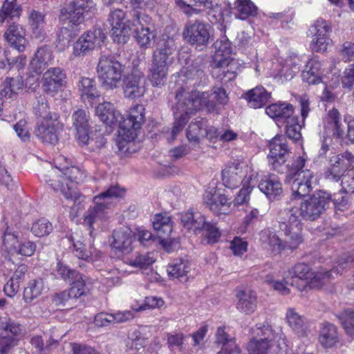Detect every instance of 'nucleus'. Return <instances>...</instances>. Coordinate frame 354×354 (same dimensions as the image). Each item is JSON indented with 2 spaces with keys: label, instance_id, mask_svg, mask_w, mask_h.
I'll return each mask as SVG.
<instances>
[{
  "label": "nucleus",
  "instance_id": "nucleus-3",
  "mask_svg": "<svg viewBox=\"0 0 354 354\" xmlns=\"http://www.w3.org/2000/svg\"><path fill=\"white\" fill-rule=\"evenodd\" d=\"M96 115L106 125L118 126L119 134L128 140L137 136L145 122V108L142 104H137L131 109L129 114L124 118L120 113L115 110L113 104L104 102L96 108Z\"/></svg>",
  "mask_w": 354,
  "mask_h": 354
},
{
  "label": "nucleus",
  "instance_id": "nucleus-24",
  "mask_svg": "<svg viewBox=\"0 0 354 354\" xmlns=\"http://www.w3.org/2000/svg\"><path fill=\"white\" fill-rule=\"evenodd\" d=\"M324 70L322 64L317 58L310 59L301 73L304 82L308 85H316L322 82Z\"/></svg>",
  "mask_w": 354,
  "mask_h": 354
},
{
  "label": "nucleus",
  "instance_id": "nucleus-18",
  "mask_svg": "<svg viewBox=\"0 0 354 354\" xmlns=\"http://www.w3.org/2000/svg\"><path fill=\"white\" fill-rule=\"evenodd\" d=\"M58 115H53L51 120L38 122L35 136L43 142L55 145L58 141Z\"/></svg>",
  "mask_w": 354,
  "mask_h": 354
},
{
  "label": "nucleus",
  "instance_id": "nucleus-28",
  "mask_svg": "<svg viewBox=\"0 0 354 354\" xmlns=\"http://www.w3.org/2000/svg\"><path fill=\"white\" fill-rule=\"evenodd\" d=\"M266 112L277 122H286L295 115L293 106L288 103H275L266 107Z\"/></svg>",
  "mask_w": 354,
  "mask_h": 354
},
{
  "label": "nucleus",
  "instance_id": "nucleus-38",
  "mask_svg": "<svg viewBox=\"0 0 354 354\" xmlns=\"http://www.w3.org/2000/svg\"><path fill=\"white\" fill-rule=\"evenodd\" d=\"M232 62H227V64H211L212 77L221 82L222 86L225 85L236 77V73L232 70Z\"/></svg>",
  "mask_w": 354,
  "mask_h": 354
},
{
  "label": "nucleus",
  "instance_id": "nucleus-13",
  "mask_svg": "<svg viewBox=\"0 0 354 354\" xmlns=\"http://www.w3.org/2000/svg\"><path fill=\"white\" fill-rule=\"evenodd\" d=\"M105 35L100 28H94L83 34L73 45V55L83 57L100 47L104 42Z\"/></svg>",
  "mask_w": 354,
  "mask_h": 354
},
{
  "label": "nucleus",
  "instance_id": "nucleus-21",
  "mask_svg": "<svg viewBox=\"0 0 354 354\" xmlns=\"http://www.w3.org/2000/svg\"><path fill=\"white\" fill-rule=\"evenodd\" d=\"M3 37L10 46L19 53L24 52L26 50L28 42L25 37V30L19 24H10Z\"/></svg>",
  "mask_w": 354,
  "mask_h": 354
},
{
  "label": "nucleus",
  "instance_id": "nucleus-4",
  "mask_svg": "<svg viewBox=\"0 0 354 354\" xmlns=\"http://www.w3.org/2000/svg\"><path fill=\"white\" fill-rule=\"evenodd\" d=\"M330 203L331 195L319 190L301 202L299 206L289 207L281 211L285 220H292L298 224L301 222V218L310 221L317 220L329 207Z\"/></svg>",
  "mask_w": 354,
  "mask_h": 354
},
{
  "label": "nucleus",
  "instance_id": "nucleus-41",
  "mask_svg": "<svg viewBox=\"0 0 354 354\" xmlns=\"http://www.w3.org/2000/svg\"><path fill=\"white\" fill-rule=\"evenodd\" d=\"M259 236L260 241L263 248L276 252L284 250L283 241L274 232L266 229L260 232Z\"/></svg>",
  "mask_w": 354,
  "mask_h": 354
},
{
  "label": "nucleus",
  "instance_id": "nucleus-32",
  "mask_svg": "<svg viewBox=\"0 0 354 354\" xmlns=\"http://www.w3.org/2000/svg\"><path fill=\"white\" fill-rule=\"evenodd\" d=\"M347 163L344 156L336 155L330 160V166L326 169L324 176L326 179L338 181L343 178Z\"/></svg>",
  "mask_w": 354,
  "mask_h": 354
},
{
  "label": "nucleus",
  "instance_id": "nucleus-61",
  "mask_svg": "<svg viewBox=\"0 0 354 354\" xmlns=\"http://www.w3.org/2000/svg\"><path fill=\"white\" fill-rule=\"evenodd\" d=\"M331 202H333L336 209L345 211L350 207L349 193L342 189L339 192L333 194V198L331 197Z\"/></svg>",
  "mask_w": 354,
  "mask_h": 354
},
{
  "label": "nucleus",
  "instance_id": "nucleus-35",
  "mask_svg": "<svg viewBox=\"0 0 354 354\" xmlns=\"http://www.w3.org/2000/svg\"><path fill=\"white\" fill-rule=\"evenodd\" d=\"M325 129L327 133H331L333 136L342 138L344 133V122L337 109L333 108L328 112Z\"/></svg>",
  "mask_w": 354,
  "mask_h": 354
},
{
  "label": "nucleus",
  "instance_id": "nucleus-44",
  "mask_svg": "<svg viewBox=\"0 0 354 354\" xmlns=\"http://www.w3.org/2000/svg\"><path fill=\"white\" fill-rule=\"evenodd\" d=\"M94 80L88 77H82L79 82L78 87L81 91V97L84 101H91L99 97V94L95 86Z\"/></svg>",
  "mask_w": 354,
  "mask_h": 354
},
{
  "label": "nucleus",
  "instance_id": "nucleus-33",
  "mask_svg": "<svg viewBox=\"0 0 354 354\" xmlns=\"http://www.w3.org/2000/svg\"><path fill=\"white\" fill-rule=\"evenodd\" d=\"M271 97L270 93H268L263 86H258L245 94L249 106L253 109L263 107Z\"/></svg>",
  "mask_w": 354,
  "mask_h": 354
},
{
  "label": "nucleus",
  "instance_id": "nucleus-10",
  "mask_svg": "<svg viewBox=\"0 0 354 354\" xmlns=\"http://www.w3.org/2000/svg\"><path fill=\"white\" fill-rule=\"evenodd\" d=\"M211 26L200 19L188 21L183 30V37L184 39L197 47L206 46L211 36Z\"/></svg>",
  "mask_w": 354,
  "mask_h": 354
},
{
  "label": "nucleus",
  "instance_id": "nucleus-56",
  "mask_svg": "<svg viewBox=\"0 0 354 354\" xmlns=\"http://www.w3.org/2000/svg\"><path fill=\"white\" fill-rule=\"evenodd\" d=\"M333 272L330 270L320 272L317 273L313 272V276L310 278L308 281L305 282L303 285L304 289L307 286L310 288H319L322 287L326 281H328L332 276Z\"/></svg>",
  "mask_w": 354,
  "mask_h": 354
},
{
  "label": "nucleus",
  "instance_id": "nucleus-43",
  "mask_svg": "<svg viewBox=\"0 0 354 354\" xmlns=\"http://www.w3.org/2000/svg\"><path fill=\"white\" fill-rule=\"evenodd\" d=\"M21 12V6L17 3V0H5L0 10V24H2L6 20L19 18Z\"/></svg>",
  "mask_w": 354,
  "mask_h": 354
},
{
  "label": "nucleus",
  "instance_id": "nucleus-12",
  "mask_svg": "<svg viewBox=\"0 0 354 354\" xmlns=\"http://www.w3.org/2000/svg\"><path fill=\"white\" fill-rule=\"evenodd\" d=\"M108 21L111 26V34L114 42L125 44L131 32L132 18L128 19L122 9H114L109 13Z\"/></svg>",
  "mask_w": 354,
  "mask_h": 354
},
{
  "label": "nucleus",
  "instance_id": "nucleus-6",
  "mask_svg": "<svg viewBox=\"0 0 354 354\" xmlns=\"http://www.w3.org/2000/svg\"><path fill=\"white\" fill-rule=\"evenodd\" d=\"M125 189L118 185H111L107 190L102 192L93 198L95 205L90 207L84 216V224L88 227L89 234L92 236L94 229L93 225L98 219L103 218L105 210L109 208L114 198H122Z\"/></svg>",
  "mask_w": 354,
  "mask_h": 354
},
{
  "label": "nucleus",
  "instance_id": "nucleus-37",
  "mask_svg": "<svg viewBox=\"0 0 354 354\" xmlns=\"http://www.w3.org/2000/svg\"><path fill=\"white\" fill-rule=\"evenodd\" d=\"M290 328L300 337L306 335L308 324L305 317L299 315L294 308H288L286 315Z\"/></svg>",
  "mask_w": 354,
  "mask_h": 354
},
{
  "label": "nucleus",
  "instance_id": "nucleus-29",
  "mask_svg": "<svg viewBox=\"0 0 354 354\" xmlns=\"http://www.w3.org/2000/svg\"><path fill=\"white\" fill-rule=\"evenodd\" d=\"M52 61L53 53L51 50L48 46H44L37 48L30 61V66L34 71L39 73L51 64Z\"/></svg>",
  "mask_w": 354,
  "mask_h": 354
},
{
  "label": "nucleus",
  "instance_id": "nucleus-31",
  "mask_svg": "<svg viewBox=\"0 0 354 354\" xmlns=\"http://www.w3.org/2000/svg\"><path fill=\"white\" fill-rule=\"evenodd\" d=\"M237 309L245 314H252L257 308V298L256 293L250 290H240L236 295Z\"/></svg>",
  "mask_w": 354,
  "mask_h": 354
},
{
  "label": "nucleus",
  "instance_id": "nucleus-47",
  "mask_svg": "<svg viewBox=\"0 0 354 354\" xmlns=\"http://www.w3.org/2000/svg\"><path fill=\"white\" fill-rule=\"evenodd\" d=\"M190 270L189 263L182 259L176 260L167 267V273L170 279H178L182 281Z\"/></svg>",
  "mask_w": 354,
  "mask_h": 354
},
{
  "label": "nucleus",
  "instance_id": "nucleus-22",
  "mask_svg": "<svg viewBox=\"0 0 354 354\" xmlns=\"http://www.w3.org/2000/svg\"><path fill=\"white\" fill-rule=\"evenodd\" d=\"M45 16L44 12L35 9L30 10L28 12L31 37L38 41H43L46 37Z\"/></svg>",
  "mask_w": 354,
  "mask_h": 354
},
{
  "label": "nucleus",
  "instance_id": "nucleus-23",
  "mask_svg": "<svg viewBox=\"0 0 354 354\" xmlns=\"http://www.w3.org/2000/svg\"><path fill=\"white\" fill-rule=\"evenodd\" d=\"M2 328L5 330L6 335L0 337V354H8L9 351L17 344L16 338L20 331V326L9 320L2 323Z\"/></svg>",
  "mask_w": 354,
  "mask_h": 354
},
{
  "label": "nucleus",
  "instance_id": "nucleus-54",
  "mask_svg": "<svg viewBox=\"0 0 354 354\" xmlns=\"http://www.w3.org/2000/svg\"><path fill=\"white\" fill-rule=\"evenodd\" d=\"M286 135L292 140L297 142L301 138V129L302 124L299 122L298 116H294L290 118L286 122Z\"/></svg>",
  "mask_w": 354,
  "mask_h": 354
},
{
  "label": "nucleus",
  "instance_id": "nucleus-45",
  "mask_svg": "<svg viewBox=\"0 0 354 354\" xmlns=\"http://www.w3.org/2000/svg\"><path fill=\"white\" fill-rule=\"evenodd\" d=\"M44 289V283L41 279L30 280L24 290V300L26 303H31L41 295Z\"/></svg>",
  "mask_w": 354,
  "mask_h": 354
},
{
  "label": "nucleus",
  "instance_id": "nucleus-7",
  "mask_svg": "<svg viewBox=\"0 0 354 354\" xmlns=\"http://www.w3.org/2000/svg\"><path fill=\"white\" fill-rule=\"evenodd\" d=\"M125 66L111 55H101L97 66V74L101 84L113 89L120 84Z\"/></svg>",
  "mask_w": 354,
  "mask_h": 354
},
{
  "label": "nucleus",
  "instance_id": "nucleus-39",
  "mask_svg": "<svg viewBox=\"0 0 354 354\" xmlns=\"http://www.w3.org/2000/svg\"><path fill=\"white\" fill-rule=\"evenodd\" d=\"M24 86V82L21 75L6 77L1 85L0 95L6 98L15 97Z\"/></svg>",
  "mask_w": 354,
  "mask_h": 354
},
{
  "label": "nucleus",
  "instance_id": "nucleus-19",
  "mask_svg": "<svg viewBox=\"0 0 354 354\" xmlns=\"http://www.w3.org/2000/svg\"><path fill=\"white\" fill-rule=\"evenodd\" d=\"M230 199L220 190L206 192L204 195V203L217 215L227 214L230 212Z\"/></svg>",
  "mask_w": 354,
  "mask_h": 354
},
{
  "label": "nucleus",
  "instance_id": "nucleus-42",
  "mask_svg": "<svg viewBox=\"0 0 354 354\" xmlns=\"http://www.w3.org/2000/svg\"><path fill=\"white\" fill-rule=\"evenodd\" d=\"M319 341L326 348L335 346L339 341L337 327L328 322L324 324L320 330Z\"/></svg>",
  "mask_w": 354,
  "mask_h": 354
},
{
  "label": "nucleus",
  "instance_id": "nucleus-58",
  "mask_svg": "<svg viewBox=\"0 0 354 354\" xmlns=\"http://www.w3.org/2000/svg\"><path fill=\"white\" fill-rule=\"evenodd\" d=\"M35 112L37 115L41 118L40 120H51L53 115H57L49 110L48 102L44 96L40 95L37 98V104L35 106Z\"/></svg>",
  "mask_w": 354,
  "mask_h": 354
},
{
  "label": "nucleus",
  "instance_id": "nucleus-52",
  "mask_svg": "<svg viewBox=\"0 0 354 354\" xmlns=\"http://www.w3.org/2000/svg\"><path fill=\"white\" fill-rule=\"evenodd\" d=\"M204 236L207 244H214L218 242L221 232L218 228L213 223L204 220V225L201 227V232L199 234Z\"/></svg>",
  "mask_w": 354,
  "mask_h": 354
},
{
  "label": "nucleus",
  "instance_id": "nucleus-57",
  "mask_svg": "<svg viewBox=\"0 0 354 354\" xmlns=\"http://www.w3.org/2000/svg\"><path fill=\"white\" fill-rule=\"evenodd\" d=\"M268 17L272 20L271 22L274 24L280 23L282 28H290L293 24V14L288 12H270Z\"/></svg>",
  "mask_w": 354,
  "mask_h": 354
},
{
  "label": "nucleus",
  "instance_id": "nucleus-49",
  "mask_svg": "<svg viewBox=\"0 0 354 354\" xmlns=\"http://www.w3.org/2000/svg\"><path fill=\"white\" fill-rule=\"evenodd\" d=\"M239 18L245 19L250 16L257 14V7L250 0H236L234 3Z\"/></svg>",
  "mask_w": 354,
  "mask_h": 354
},
{
  "label": "nucleus",
  "instance_id": "nucleus-16",
  "mask_svg": "<svg viewBox=\"0 0 354 354\" xmlns=\"http://www.w3.org/2000/svg\"><path fill=\"white\" fill-rule=\"evenodd\" d=\"M279 227L284 232L286 239L284 240L283 245L284 250L290 249L293 250L296 249L299 245L303 241L301 235L302 223L299 222L297 224L292 220H285L282 216V211L279 212Z\"/></svg>",
  "mask_w": 354,
  "mask_h": 354
},
{
  "label": "nucleus",
  "instance_id": "nucleus-53",
  "mask_svg": "<svg viewBox=\"0 0 354 354\" xmlns=\"http://www.w3.org/2000/svg\"><path fill=\"white\" fill-rule=\"evenodd\" d=\"M188 337L181 332H175L167 334V344L171 351L175 349L179 351H184L185 349V342Z\"/></svg>",
  "mask_w": 354,
  "mask_h": 354
},
{
  "label": "nucleus",
  "instance_id": "nucleus-8",
  "mask_svg": "<svg viewBox=\"0 0 354 354\" xmlns=\"http://www.w3.org/2000/svg\"><path fill=\"white\" fill-rule=\"evenodd\" d=\"M69 170L68 167L62 171L51 168L47 171L44 178L54 191H60L68 200L76 201L79 199L80 194L75 189L71 176H69Z\"/></svg>",
  "mask_w": 354,
  "mask_h": 354
},
{
  "label": "nucleus",
  "instance_id": "nucleus-2",
  "mask_svg": "<svg viewBox=\"0 0 354 354\" xmlns=\"http://www.w3.org/2000/svg\"><path fill=\"white\" fill-rule=\"evenodd\" d=\"M270 154L268 158L272 168L278 173H283L287 169V176L285 180L286 183H302L312 185V179L314 178L313 172L309 169H303L306 160L299 156L289 167L285 163L290 156V150L287 140L282 135L276 136L270 142Z\"/></svg>",
  "mask_w": 354,
  "mask_h": 354
},
{
  "label": "nucleus",
  "instance_id": "nucleus-60",
  "mask_svg": "<svg viewBox=\"0 0 354 354\" xmlns=\"http://www.w3.org/2000/svg\"><path fill=\"white\" fill-rule=\"evenodd\" d=\"M154 262L153 257L149 253L137 254L134 258L129 260L130 266L140 269H147Z\"/></svg>",
  "mask_w": 354,
  "mask_h": 354
},
{
  "label": "nucleus",
  "instance_id": "nucleus-46",
  "mask_svg": "<svg viewBox=\"0 0 354 354\" xmlns=\"http://www.w3.org/2000/svg\"><path fill=\"white\" fill-rule=\"evenodd\" d=\"M207 120L204 118H197L195 122L189 124L187 130V138L190 142H198L204 138L205 127Z\"/></svg>",
  "mask_w": 354,
  "mask_h": 354
},
{
  "label": "nucleus",
  "instance_id": "nucleus-15",
  "mask_svg": "<svg viewBox=\"0 0 354 354\" xmlns=\"http://www.w3.org/2000/svg\"><path fill=\"white\" fill-rule=\"evenodd\" d=\"M41 84L44 92L53 97L66 86V72L60 67L49 68L43 74Z\"/></svg>",
  "mask_w": 354,
  "mask_h": 354
},
{
  "label": "nucleus",
  "instance_id": "nucleus-14",
  "mask_svg": "<svg viewBox=\"0 0 354 354\" xmlns=\"http://www.w3.org/2000/svg\"><path fill=\"white\" fill-rule=\"evenodd\" d=\"M3 243L9 252L25 257H31L36 250L34 242L19 240L18 233L12 232L9 227H6L3 233Z\"/></svg>",
  "mask_w": 354,
  "mask_h": 354
},
{
  "label": "nucleus",
  "instance_id": "nucleus-62",
  "mask_svg": "<svg viewBox=\"0 0 354 354\" xmlns=\"http://www.w3.org/2000/svg\"><path fill=\"white\" fill-rule=\"evenodd\" d=\"M331 30L332 27L328 21L323 19H318L315 24L310 27L308 31L311 35L328 37V34Z\"/></svg>",
  "mask_w": 354,
  "mask_h": 354
},
{
  "label": "nucleus",
  "instance_id": "nucleus-1",
  "mask_svg": "<svg viewBox=\"0 0 354 354\" xmlns=\"http://www.w3.org/2000/svg\"><path fill=\"white\" fill-rule=\"evenodd\" d=\"M202 61L196 59L189 66L183 69L178 75L177 83L180 85L176 93L177 104L174 111L175 122L171 131L167 133V139L174 141L187 123L189 115L203 106H213L214 103L209 100L207 92H199L195 87L205 82L206 75L201 64Z\"/></svg>",
  "mask_w": 354,
  "mask_h": 354
},
{
  "label": "nucleus",
  "instance_id": "nucleus-36",
  "mask_svg": "<svg viewBox=\"0 0 354 354\" xmlns=\"http://www.w3.org/2000/svg\"><path fill=\"white\" fill-rule=\"evenodd\" d=\"M180 221L184 227L192 230L196 235L201 232V227L204 225L205 216L200 212L194 213L189 210L180 214Z\"/></svg>",
  "mask_w": 354,
  "mask_h": 354
},
{
  "label": "nucleus",
  "instance_id": "nucleus-34",
  "mask_svg": "<svg viewBox=\"0 0 354 354\" xmlns=\"http://www.w3.org/2000/svg\"><path fill=\"white\" fill-rule=\"evenodd\" d=\"M153 227L162 242L168 241L173 230L170 216L156 214L153 221Z\"/></svg>",
  "mask_w": 354,
  "mask_h": 354
},
{
  "label": "nucleus",
  "instance_id": "nucleus-64",
  "mask_svg": "<svg viewBox=\"0 0 354 354\" xmlns=\"http://www.w3.org/2000/svg\"><path fill=\"white\" fill-rule=\"evenodd\" d=\"M71 287L67 292L71 298L77 299L84 295L86 292V277L81 276V279H75L70 282Z\"/></svg>",
  "mask_w": 354,
  "mask_h": 354
},
{
  "label": "nucleus",
  "instance_id": "nucleus-26",
  "mask_svg": "<svg viewBox=\"0 0 354 354\" xmlns=\"http://www.w3.org/2000/svg\"><path fill=\"white\" fill-rule=\"evenodd\" d=\"M259 190L270 200L277 199L283 194L282 185L277 176H265L259 184Z\"/></svg>",
  "mask_w": 354,
  "mask_h": 354
},
{
  "label": "nucleus",
  "instance_id": "nucleus-25",
  "mask_svg": "<svg viewBox=\"0 0 354 354\" xmlns=\"http://www.w3.org/2000/svg\"><path fill=\"white\" fill-rule=\"evenodd\" d=\"M144 77L140 74L131 73L124 79L123 90L124 96L134 99L144 94Z\"/></svg>",
  "mask_w": 354,
  "mask_h": 354
},
{
  "label": "nucleus",
  "instance_id": "nucleus-11",
  "mask_svg": "<svg viewBox=\"0 0 354 354\" xmlns=\"http://www.w3.org/2000/svg\"><path fill=\"white\" fill-rule=\"evenodd\" d=\"M151 19L137 10L132 12L131 30L136 33V39L140 47L149 48L156 38V32L151 29Z\"/></svg>",
  "mask_w": 354,
  "mask_h": 354
},
{
  "label": "nucleus",
  "instance_id": "nucleus-59",
  "mask_svg": "<svg viewBox=\"0 0 354 354\" xmlns=\"http://www.w3.org/2000/svg\"><path fill=\"white\" fill-rule=\"evenodd\" d=\"M86 140L84 141L81 138L78 139L79 142L83 145H86L89 146V148L92 151H95L97 149H100L103 147L106 142V140L103 136L101 133H96L95 135H93L91 137L88 136V133H86Z\"/></svg>",
  "mask_w": 354,
  "mask_h": 354
},
{
  "label": "nucleus",
  "instance_id": "nucleus-63",
  "mask_svg": "<svg viewBox=\"0 0 354 354\" xmlns=\"http://www.w3.org/2000/svg\"><path fill=\"white\" fill-rule=\"evenodd\" d=\"M53 231V225L48 220L41 218L35 222L31 227L32 234L38 237L48 235Z\"/></svg>",
  "mask_w": 354,
  "mask_h": 354
},
{
  "label": "nucleus",
  "instance_id": "nucleus-27",
  "mask_svg": "<svg viewBox=\"0 0 354 354\" xmlns=\"http://www.w3.org/2000/svg\"><path fill=\"white\" fill-rule=\"evenodd\" d=\"M215 55L212 64H227V62H233L231 58L232 53V47L231 42L226 36H223L214 43Z\"/></svg>",
  "mask_w": 354,
  "mask_h": 354
},
{
  "label": "nucleus",
  "instance_id": "nucleus-5",
  "mask_svg": "<svg viewBox=\"0 0 354 354\" xmlns=\"http://www.w3.org/2000/svg\"><path fill=\"white\" fill-rule=\"evenodd\" d=\"M176 49L175 41L168 38L159 44L153 55L150 68V80L155 86L164 85L167 75L169 57Z\"/></svg>",
  "mask_w": 354,
  "mask_h": 354
},
{
  "label": "nucleus",
  "instance_id": "nucleus-30",
  "mask_svg": "<svg viewBox=\"0 0 354 354\" xmlns=\"http://www.w3.org/2000/svg\"><path fill=\"white\" fill-rule=\"evenodd\" d=\"M216 344L221 345L220 352H227L230 354H240L241 350L235 342V339L229 335L224 326L217 328L216 332Z\"/></svg>",
  "mask_w": 354,
  "mask_h": 354
},
{
  "label": "nucleus",
  "instance_id": "nucleus-55",
  "mask_svg": "<svg viewBox=\"0 0 354 354\" xmlns=\"http://www.w3.org/2000/svg\"><path fill=\"white\" fill-rule=\"evenodd\" d=\"M57 272L62 279L66 282H71L75 279H81L82 275L74 269L59 261L57 265Z\"/></svg>",
  "mask_w": 354,
  "mask_h": 354
},
{
  "label": "nucleus",
  "instance_id": "nucleus-40",
  "mask_svg": "<svg viewBox=\"0 0 354 354\" xmlns=\"http://www.w3.org/2000/svg\"><path fill=\"white\" fill-rule=\"evenodd\" d=\"M73 127L77 132V140L81 138L86 140V133L89 131L88 119L86 112L82 109L75 111L72 115Z\"/></svg>",
  "mask_w": 354,
  "mask_h": 354
},
{
  "label": "nucleus",
  "instance_id": "nucleus-17",
  "mask_svg": "<svg viewBox=\"0 0 354 354\" xmlns=\"http://www.w3.org/2000/svg\"><path fill=\"white\" fill-rule=\"evenodd\" d=\"M245 164L239 160H234L226 165L222 170V181L225 187L229 189L238 187L245 176Z\"/></svg>",
  "mask_w": 354,
  "mask_h": 354
},
{
  "label": "nucleus",
  "instance_id": "nucleus-48",
  "mask_svg": "<svg viewBox=\"0 0 354 354\" xmlns=\"http://www.w3.org/2000/svg\"><path fill=\"white\" fill-rule=\"evenodd\" d=\"M288 274L292 277L291 286H293L297 279L304 281V283L308 281L313 276V272L308 264L297 263L288 271Z\"/></svg>",
  "mask_w": 354,
  "mask_h": 354
},
{
  "label": "nucleus",
  "instance_id": "nucleus-20",
  "mask_svg": "<svg viewBox=\"0 0 354 354\" xmlns=\"http://www.w3.org/2000/svg\"><path fill=\"white\" fill-rule=\"evenodd\" d=\"M112 237V249L122 254H128L132 250L134 236L129 228L122 227L113 231Z\"/></svg>",
  "mask_w": 354,
  "mask_h": 354
},
{
  "label": "nucleus",
  "instance_id": "nucleus-51",
  "mask_svg": "<svg viewBox=\"0 0 354 354\" xmlns=\"http://www.w3.org/2000/svg\"><path fill=\"white\" fill-rule=\"evenodd\" d=\"M273 339L252 338L248 344V350L252 354H267Z\"/></svg>",
  "mask_w": 354,
  "mask_h": 354
},
{
  "label": "nucleus",
  "instance_id": "nucleus-9",
  "mask_svg": "<svg viewBox=\"0 0 354 354\" xmlns=\"http://www.w3.org/2000/svg\"><path fill=\"white\" fill-rule=\"evenodd\" d=\"M93 0H72L60 10V18L66 19L71 27L84 21V13H93L95 10Z\"/></svg>",
  "mask_w": 354,
  "mask_h": 354
},
{
  "label": "nucleus",
  "instance_id": "nucleus-50",
  "mask_svg": "<svg viewBox=\"0 0 354 354\" xmlns=\"http://www.w3.org/2000/svg\"><path fill=\"white\" fill-rule=\"evenodd\" d=\"M347 335L354 336V310L346 309L337 315Z\"/></svg>",
  "mask_w": 354,
  "mask_h": 354
}]
</instances>
